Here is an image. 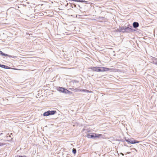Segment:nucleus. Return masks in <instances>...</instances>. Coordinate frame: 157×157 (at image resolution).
Here are the masks:
<instances>
[{"mask_svg": "<svg viewBox=\"0 0 157 157\" xmlns=\"http://www.w3.org/2000/svg\"><path fill=\"white\" fill-rule=\"evenodd\" d=\"M94 71L104 72L109 71L110 70L109 68L104 67H93L89 68Z\"/></svg>", "mask_w": 157, "mask_h": 157, "instance_id": "obj_1", "label": "nucleus"}, {"mask_svg": "<svg viewBox=\"0 0 157 157\" xmlns=\"http://www.w3.org/2000/svg\"><path fill=\"white\" fill-rule=\"evenodd\" d=\"M120 30L122 32H126L127 33H130L132 31V26H130V27H127L125 28L124 29V28L122 29V28H121Z\"/></svg>", "mask_w": 157, "mask_h": 157, "instance_id": "obj_2", "label": "nucleus"}, {"mask_svg": "<svg viewBox=\"0 0 157 157\" xmlns=\"http://www.w3.org/2000/svg\"><path fill=\"white\" fill-rule=\"evenodd\" d=\"M93 135H91L90 136V138H93L94 137L97 138H99L102 135L101 134H96L95 133H93Z\"/></svg>", "mask_w": 157, "mask_h": 157, "instance_id": "obj_3", "label": "nucleus"}, {"mask_svg": "<svg viewBox=\"0 0 157 157\" xmlns=\"http://www.w3.org/2000/svg\"><path fill=\"white\" fill-rule=\"evenodd\" d=\"M127 141L128 143H130L132 144H134L135 143H139V141H137V140H132L131 139L128 140H127Z\"/></svg>", "mask_w": 157, "mask_h": 157, "instance_id": "obj_4", "label": "nucleus"}, {"mask_svg": "<svg viewBox=\"0 0 157 157\" xmlns=\"http://www.w3.org/2000/svg\"><path fill=\"white\" fill-rule=\"evenodd\" d=\"M133 25L134 28H136L139 26V25L138 22H134L133 23Z\"/></svg>", "mask_w": 157, "mask_h": 157, "instance_id": "obj_5", "label": "nucleus"}, {"mask_svg": "<svg viewBox=\"0 0 157 157\" xmlns=\"http://www.w3.org/2000/svg\"><path fill=\"white\" fill-rule=\"evenodd\" d=\"M48 111L50 115H54L56 113V111Z\"/></svg>", "mask_w": 157, "mask_h": 157, "instance_id": "obj_6", "label": "nucleus"}, {"mask_svg": "<svg viewBox=\"0 0 157 157\" xmlns=\"http://www.w3.org/2000/svg\"><path fill=\"white\" fill-rule=\"evenodd\" d=\"M63 93H70L71 92L66 89H64V91Z\"/></svg>", "mask_w": 157, "mask_h": 157, "instance_id": "obj_7", "label": "nucleus"}, {"mask_svg": "<svg viewBox=\"0 0 157 157\" xmlns=\"http://www.w3.org/2000/svg\"><path fill=\"white\" fill-rule=\"evenodd\" d=\"M43 115L44 116L50 115L48 111L45 112L43 113Z\"/></svg>", "mask_w": 157, "mask_h": 157, "instance_id": "obj_8", "label": "nucleus"}, {"mask_svg": "<svg viewBox=\"0 0 157 157\" xmlns=\"http://www.w3.org/2000/svg\"><path fill=\"white\" fill-rule=\"evenodd\" d=\"M64 88L62 87H59L58 89V90L63 93L64 91Z\"/></svg>", "mask_w": 157, "mask_h": 157, "instance_id": "obj_9", "label": "nucleus"}, {"mask_svg": "<svg viewBox=\"0 0 157 157\" xmlns=\"http://www.w3.org/2000/svg\"><path fill=\"white\" fill-rule=\"evenodd\" d=\"M0 54H1L3 56H9L7 54H4L1 51H0Z\"/></svg>", "mask_w": 157, "mask_h": 157, "instance_id": "obj_10", "label": "nucleus"}, {"mask_svg": "<svg viewBox=\"0 0 157 157\" xmlns=\"http://www.w3.org/2000/svg\"><path fill=\"white\" fill-rule=\"evenodd\" d=\"M77 90L78 91H85L86 92H89V91L87 90Z\"/></svg>", "mask_w": 157, "mask_h": 157, "instance_id": "obj_11", "label": "nucleus"}, {"mask_svg": "<svg viewBox=\"0 0 157 157\" xmlns=\"http://www.w3.org/2000/svg\"><path fill=\"white\" fill-rule=\"evenodd\" d=\"M72 152L74 154H75L76 152V150L75 148H73L72 149Z\"/></svg>", "mask_w": 157, "mask_h": 157, "instance_id": "obj_12", "label": "nucleus"}, {"mask_svg": "<svg viewBox=\"0 0 157 157\" xmlns=\"http://www.w3.org/2000/svg\"><path fill=\"white\" fill-rule=\"evenodd\" d=\"M15 157H27V156H26L25 155L21 156V155H17Z\"/></svg>", "mask_w": 157, "mask_h": 157, "instance_id": "obj_13", "label": "nucleus"}, {"mask_svg": "<svg viewBox=\"0 0 157 157\" xmlns=\"http://www.w3.org/2000/svg\"><path fill=\"white\" fill-rule=\"evenodd\" d=\"M6 66L5 65L0 64V67H2L3 68H6L5 67Z\"/></svg>", "mask_w": 157, "mask_h": 157, "instance_id": "obj_14", "label": "nucleus"}, {"mask_svg": "<svg viewBox=\"0 0 157 157\" xmlns=\"http://www.w3.org/2000/svg\"><path fill=\"white\" fill-rule=\"evenodd\" d=\"M111 70H113L115 71H118V69H111Z\"/></svg>", "mask_w": 157, "mask_h": 157, "instance_id": "obj_15", "label": "nucleus"}, {"mask_svg": "<svg viewBox=\"0 0 157 157\" xmlns=\"http://www.w3.org/2000/svg\"><path fill=\"white\" fill-rule=\"evenodd\" d=\"M90 136L89 134H88L87 135V137L88 138H90Z\"/></svg>", "mask_w": 157, "mask_h": 157, "instance_id": "obj_16", "label": "nucleus"}, {"mask_svg": "<svg viewBox=\"0 0 157 157\" xmlns=\"http://www.w3.org/2000/svg\"><path fill=\"white\" fill-rule=\"evenodd\" d=\"M4 144H5L3 143H0V146H3V145H4Z\"/></svg>", "mask_w": 157, "mask_h": 157, "instance_id": "obj_17", "label": "nucleus"}]
</instances>
